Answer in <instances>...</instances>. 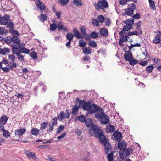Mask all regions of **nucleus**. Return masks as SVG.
Listing matches in <instances>:
<instances>
[{
    "label": "nucleus",
    "mask_w": 161,
    "mask_h": 161,
    "mask_svg": "<svg viewBox=\"0 0 161 161\" xmlns=\"http://www.w3.org/2000/svg\"><path fill=\"white\" fill-rule=\"evenodd\" d=\"M95 114V118L100 119L105 114H104V110L101 108H99L96 112Z\"/></svg>",
    "instance_id": "9"
},
{
    "label": "nucleus",
    "mask_w": 161,
    "mask_h": 161,
    "mask_svg": "<svg viewBox=\"0 0 161 161\" xmlns=\"http://www.w3.org/2000/svg\"><path fill=\"white\" fill-rule=\"evenodd\" d=\"M57 26L58 30H62L64 25H62L61 22H59Z\"/></svg>",
    "instance_id": "64"
},
{
    "label": "nucleus",
    "mask_w": 161,
    "mask_h": 161,
    "mask_svg": "<svg viewBox=\"0 0 161 161\" xmlns=\"http://www.w3.org/2000/svg\"><path fill=\"white\" fill-rule=\"evenodd\" d=\"M10 33L14 36H19V34L18 32L15 30L11 29L10 31Z\"/></svg>",
    "instance_id": "47"
},
{
    "label": "nucleus",
    "mask_w": 161,
    "mask_h": 161,
    "mask_svg": "<svg viewBox=\"0 0 161 161\" xmlns=\"http://www.w3.org/2000/svg\"><path fill=\"white\" fill-rule=\"evenodd\" d=\"M57 28V25L53 23L50 25V29L51 31H54Z\"/></svg>",
    "instance_id": "44"
},
{
    "label": "nucleus",
    "mask_w": 161,
    "mask_h": 161,
    "mask_svg": "<svg viewBox=\"0 0 161 161\" xmlns=\"http://www.w3.org/2000/svg\"><path fill=\"white\" fill-rule=\"evenodd\" d=\"M113 136L115 139L119 140L122 137V135L121 133L120 132L115 131L114 133Z\"/></svg>",
    "instance_id": "19"
},
{
    "label": "nucleus",
    "mask_w": 161,
    "mask_h": 161,
    "mask_svg": "<svg viewBox=\"0 0 161 161\" xmlns=\"http://www.w3.org/2000/svg\"><path fill=\"white\" fill-rule=\"evenodd\" d=\"M99 108L95 104H93L91 105L90 109L89 110V112L92 114L95 113L97 110Z\"/></svg>",
    "instance_id": "17"
},
{
    "label": "nucleus",
    "mask_w": 161,
    "mask_h": 161,
    "mask_svg": "<svg viewBox=\"0 0 161 161\" xmlns=\"http://www.w3.org/2000/svg\"><path fill=\"white\" fill-rule=\"evenodd\" d=\"M80 30L81 34L83 36H84L86 34V31L85 28L84 27H82L80 28Z\"/></svg>",
    "instance_id": "55"
},
{
    "label": "nucleus",
    "mask_w": 161,
    "mask_h": 161,
    "mask_svg": "<svg viewBox=\"0 0 161 161\" xmlns=\"http://www.w3.org/2000/svg\"><path fill=\"white\" fill-rule=\"evenodd\" d=\"M7 27H8L10 29H12L14 27V24L10 20V21H9L8 23L7 24Z\"/></svg>",
    "instance_id": "57"
},
{
    "label": "nucleus",
    "mask_w": 161,
    "mask_h": 161,
    "mask_svg": "<svg viewBox=\"0 0 161 161\" xmlns=\"http://www.w3.org/2000/svg\"><path fill=\"white\" fill-rule=\"evenodd\" d=\"M118 146L120 150L119 153L121 155V157L123 159L125 158L130 154L132 152L131 148H129L126 149V143L124 141L119 142L118 144Z\"/></svg>",
    "instance_id": "1"
},
{
    "label": "nucleus",
    "mask_w": 161,
    "mask_h": 161,
    "mask_svg": "<svg viewBox=\"0 0 161 161\" xmlns=\"http://www.w3.org/2000/svg\"><path fill=\"white\" fill-rule=\"evenodd\" d=\"M38 18L40 21L41 22H44L47 19V16L44 14H42L38 17Z\"/></svg>",
    "instance_id": "25"
},
{
    "label": "nucleus",
    "mask_w": 161,
    "mask_h": 161,
    "mask_svg": "<svg viewBox=\"0 0 161 161\" xmlns=\"http://www.w3.org/2000/svg\"><path fill=\"white\" fill-rule=\"evenodd\" d=\"M85 102L82 100H79L78 101V103H79V107L80 106H83V107L84 106V104L85 103Z\"/></svg>",
    "instance_id": "63"
},
{
    "label": "nucleus",
    "mask_w": 161,
    "mask_h": 161,
    "mask_svg": "<svg viewBox=\"0 0 161 161\" xmlns=\"http://www.w3.org/2000/svg\"><path fill=\"white\" fill-rule=\"evenodd\" d=\"M113 153H111L109 154L108 155V161H113L114 159V158L113 157Z\"/></svg>",
    "instance_id": "53"
},
{
    "label": "nucleus",
    "mask_w": 161,
    "mask_h": 161,
    "mask_svg": "<svg viewBox=\"0 0 161 161\" xmlns=\"http://www.w3.org/2000/svg\"><path fill=\"white\" fill-rule=\"evenodd\" d=\"M77 118L78 119L80 122H84L86 120V118L84 116H79L76 118V119Z\"/></svg>",
    "instance_id": "38"
},
{
    "label": "nucleus",
    "mask_w": 161,
    "mask_h": 161,
    "mask_svg": "<svg viewBox=\"0 0 161 161\" xmlns=\"http://www.w3.org/2000/svg\"><path fill=\"white\" fill-rule=\"evenodd\" d=\"M36 3L37 8L41 11V13H42V11L45 9V6L44 4L42 3L39 0H36Z\"/></svg>",
    "instance_id": "10"
},
{
    "label": "nucleus",
    "mask_w": 161,
    "mask_h": 161,
    "mask_svg": "<svg viewBox=\"0 0 161 161\" xmlns=\"http://www.w3.org/2000/svg\"><path fill=\"white\" fill-rule=\"evenodd\" d=\"M91 105V103L89 102H85L84 104L83 108L84 110H89Z\"/></svg>",
    "instance_id": "27"
},
{
    "label": "nucleus",
    "mask_w": 161,
    "mask_h": 161,
    "mask_svg": "<svg viewBox=\"0 0 161 161\" xmlns=\"http://www.w3.org/2000/svg\"><path fill=\"white\" fill-rule=\"evenodd\" d=\"M12 51L14 54H15L17 56V58L21 61H24V58L23 55L21 54V53L18 51L16 48H12Z\"/></svg>",
    "instance_id": "7"
},
{
    "label": "nucleus",
    "mask_w": 161,
    "mask_h": 161,
    "mask_svg": "<svg viewBox=\"0 0 161 161\" xmlns=\"http://www.w3.org/2000/svg\"><path fill=\"white\" fill-rule=\"evenodd\" d=\"M25 45L23 43L19 44L16 45H14L13 48H16L18 51L23 53L29 54L30 50L29 49L25 47Z\"/></svg>",
    "instance_id": "3"
},
{
    "label": "nucleus",
    "mask_w": 161,
    "mask_h": 161,
    "mask_svg": "<svg viewBox=\"0 0 161 161\" xmlns=\"http://www.w3.org/2000/svg\"><path fill=\"white\" fill-rule=\"evenodd\" d=\"M94 6L96 9H103L104 8H107L108 6V3L106 0H103L99 1L98 4H95Z\"/></svg>",
    "instance_id": "5"
},
{
    "label": "nucleus",
    "mask_w": 161,
    "mask_h": 161,
    "mask_svg": "<svg viewBox=\"0 0 161 161\" xmlns=\"http://www.w3.org/2000/svg\"><path fill=\"white\" fill-rule=\"evenodd\" d=\"M30 55L31 58L34 59H36L37 57L36 53L34 52H31Z\"/></svg>",
    "instance_id": "59"
},
{
    "label": "nucleus",
    "mask_w": 161,
    "mask_h": 161,
    "mask_svg": "<svg viewBox=\"0 0 161 161\" xmlns=\"http://www.w3.org/2000/svg\"><path fill=\"white\" fill-rule=\"evenodd\" d=\"M10 40L13 42L12 44H11V46L12 48H13L14 45H16V44H20V39L19 38H18L17 36H13L11 38H10Z\"/></svg>",
    "instance_id": "13"
},
{
    "label": "nucleus",
    "mask_w": 161,
    "mask_h": 161,
    "mask_svg": "<svg viewBox=\"0 0 161 161\" xmlns=\"http://www.w3.org/2000/svg\"><path fill=\"white\" fill-rule=\"evenodd\" d=\"M100 32L101 35L103 36H106L108 35V30L105 28H101L100 30Z\"/></svg>",
    "instance_id": "21"
},
{
    "label": "nucleus",
    "mask_w": 161,
    "mask_h": 161,
    "mask_svg": "<svg viewBox=\"0 0 161 161\" xmlns=\"http://www.w3.org/2000/svg\"><path fill=\"white\" fill-rule=\"evenodd\" d=\"M7 33V31L4 27H0V33L1 34H5Z\"/></svg>",
    "instance_id": "42"
},
{
    "label": "nucleus",
    "mask_w": 161,
    "mask_h": 161,
    "mask_svg": "<svg viewBox=\"0 0 161 161\" xmlns=\"http://www.w3.org/2000/svg\"><path fill=\"white\" fill-rule=\"evenodd\" d=\"M9 21H10V19L9 15H5L0 17V23L2 25H6Z\"/></svg>",
    "instance_id": "6"
},
{
    "label": "nucleus",
    "mask_w": 161,
    "mask_h": 161,
    "mask_svg": "<svg viewBox=\"0 0 161 161\" xmlns=\"http://www.w3.org/2000/svg\"><path fill=\"white\" fill-rule=\"evenodd\" d=\"M3 132V136L5 138H7L9 137L10 136L9 132L8 130H5Z\"/></svg>",
    "instance_id": "40"
},
{
    "label": "nucleus",
    "mask_w": 161,
    "mask_h": 161,
    "mask_svg": "<svg viewBox=\"0 0 161 161\" xmlns=\"http://www.w3.org/2000/svg\"><path fill=\"white\" fill-rule=\"evenodd\" d=\"M25 153L29 159L31 158L34 160L37 159L35 156V154L32 152L29 151H25Z\"/></svg>",
    "instance_id": "11"
},
{
    "label": "nucleus",
    "mask_w": 161,
    "mask_h": 161,
    "mask_svg": "<svg viewBox=\"0 0 161 161\" xmlns=\"http://www.w3.org/2000/svg\"><path fill=\"white\" fill-rule=\"evenodd\" d=\"M161 41V32L160 31L158 32V34L153 40L152 42L155 44H159Z\"/></svg>",
    "instance_id": "12"
},
{
    "label": "nucleus",
    "mask_w": 161,
    "mask_h": 161,
    "mask_svg": "<svg viewBox=\"0 0 161 161\" xmlns=\"http://www.w3.org/2000/svg\"><path fill=\"white\" fill-rule=\"evenodd\" d=\"M114 127L112 125H109L107 126L106 128V131L107 132H113L115 130Z\"/></svg>",
    "instance_id": "20"
},
{
    "label": "nucleus",
    "mask_w": 161,
    "mask_h": 161,
    "mask_svg": "<svg viewBox=\"0 0 161 161\" xmlns=\"http://www.w3.org/2000/svg\"><path fill=\"white\" fill-rule=\"evenodd\" d=\"M66 37L67 39L68 40H69L71 41V40H72L74 37V36L72 34L69 33L67 34Z\"/></svg>",
    "instance_id": "48"
},
{
    "label": "nucleus",
    "mask_w": 161,
    "mask_h": 161,
    "mask_svg": "<svg viewBox=\"0 0 161 161\" xmlns=\"http://www.w3.org/2000/svg\"><path fill=\"white\" fill-rule=\"evenodd\" d=\"M54 126L49 123L48 124V130L47 131L49 132H52Z\"/></svg>",
    "instance_id": "62"
},
{
    "label": "nucleus",
    "mask_w": 161,
    "mask_h": 161,
    "mask_svg": "<svg viewBox=\"0 0 161 161\" xmlns=\"http://www.w3.org/2000/svg\"><path fill=\"white\" fill-rule=\"evenodd\" d=\"M120 36V40L121 42H124L126 41L127 40L128 38H129V37L126 36L122 35Z\"/></svg>",
    "instance_id": "43"
},
{
    "label": "nucleus",
    "mask_w": 161,
    "mask_h": 161,
    "mask_svg": "<svg viewBox=\"0 0 161 161\" xmlns=\"http://www.w3.org/2000/svg\"><path fill=\"white\" fill-rule=\"evenodd\" d=\"M64 127L63 125H60L57 130V133H59L64 130Z\"/></svg>",
    "instance_id": "56"
},
{
    "label": "nucleus",
    "mask_w": 161,
    "mask_h": 161,
    "mask_svg": "<svg viewBox=\"0 0 161 161\" xmlns=\"http://www.w3.org/2000/svg\"><path fill=\"white\" fill-rule=\"evenodd\" d=\"M129 8H130L132 9H133V10H135L136 9V5L134 4L133 3H132L129 4Z\"/></svg>",
    "instance_id": "61"
},
{
    "label": "nucleus",
    "mask_w": 161,
    "mask_h": 161,
    "mask_svg": "<svg viewBox=\"0 0 161 161\" xmlns=\"http://www.w3.org/2000/svg\"><path fill=\"white\" fill-rule=\"evenodd\" d=\"M10 51V49L7 48H0V54L2 55H5L6 53H8Z\"/></svg>",
    "instance_id": "23"
},
{
    "label": "nucleus",
    "mask_w": 161,
    "mask_h": 161,
    "mask_svg": "<svg viewBox=\"0 0 161 161\" xmlns=\"http://www.w3.org/2000/svg\"><path fill=\"white\" fill-rule=\"evenodd\" d=\"M89 45L92 47H96L97 46V44L96 42L93 40H91L89 41L88 42Z\"/></svg>",
    "instance_id": "34"
},
{
    "label": "nucleus",
    "mask_w": 161,
    "mask_h": 161,
    "mask_svg": "<svg viewBox=\"0 0 161 161\" xmlns=\"http://www.w3.org/2000/svg\"><path fill=\"white\" fill-rule=\"evenodd\" d=\"M73 3L77 6H81L82 5V0H73Z\"/></svg>",
    "instance_id": "33"
},
{
    "label": "nucleus",
    "mask_w": 161,
    "mask_h": 161,
    "mask_svg": "<svg viewBox=\"0 0 161 161\" xmlns=\"http://www.w3.org/2000/svg\"><path fill=\"white\" fill-rule=\"evenodd\" d=\"M48 125L47 122H44L41 125V129H45Z\"/></svg>",
    "instance_id": "49"
},
{
    "label": "nucleus",
    "mask_w": 161,
    "mask_h": 161,
    "mask_svg": "<svg viewBox=\"0 0 161 161\" xmlns=\"http://www.w3.org/2000/svg\"><path fill=\"white\" fill-rule=\"evenodd\" d=\"M133 28V25H131L126 24V25L124 26L123 28V30H125V31H128L132 29Z\"/></svg>",
    "instance_id": "29"
},
{
    "label": "nucleus",
    "mask_w": 161,
    "mask_h": 161,
    "mask_svg": "<svg viewBox=\"0 0 161 161\" xmlns=\"http://www.w3.org/2000/svg\"><path fill=\"white\" fill-rule=\"evenodd\" d=\"M79 109V107L77 104H75L72 108V113L73 114L76 113Z\"/></svg>",
    "instance_id": "32"
},
{
    "label": "nucleus",
    "mask_w": 161,
    "mask_h": 161,
    "mask_svg": "<svg viewBox=\"0 0 161 161\" xmlns=\"http://www.w3.org/2000/svg\"><path fill=\"white\" fill-rule=\"evenodd\" d=\"M125 14L131 16L133 14L134 10L130 8H128L124 10Z\"/></svg>",
    "instance_id": "18"
},
{
    "label": "nucleus",
    "mask_w": 161,
    "mask_h": 161,
    "mask_svg": "<svg viewBox=\"0 0 161 161\" xmlns=\"http://www.w3.org/2000/svg\"><path fill=\"white\" fill-rule=\"evenodd\" d=\"M85 124L87 127H90L92 125V121L91 119H88L85 121Z\"/></svg>",
    "instance_id": "31"
},
{
    "label": "nucleus",
    "mask_w": 161,
    "mask_h": 161,
    "mask_svg": "<svg viewBox=\"0 0 161 161\" xmlns=\"http://www.w3.org/2000/svg\"><path fill=\"white\" fill-rule=\"evenodd\" d=\"M124 58L127 61H128L130 59H131L132 58V54L130 50L125 52Z\"/></svg>",
    "instance_id": "14"
},
{
    "label": "nucleus",
    "mask_w": 161,
    "mask_h": 161,
    "mask_svg": "<svg viewBox=\"0 0 161 161\" xmlns=\"http://www.w3.org/2000/svg\"><path fill=\"white\" fill-rule=\"evenodd\" d=\"M8 119V117L5 115L2 116L0 118V124L5 125Z\"/></svg>",
    "instance_id": "16"
},
{
    "label": "nucleus",
    "mask_w": 161,
    "mask_h": 161,
    "mask_svg": "<svg viewBox=\"0 0 161 161\" xmlns=\"http://www.w3.org/2000/svg\"><path fill=\"white\" fill-rule=\"evenodd\" d=\"M150 5V7L151 9L153 10H156V8L155 6L154 2L152 0H148Z\"/></svg>",
    "instance_id": "28"
},
{
    "label": "nucleus",
    "mask_w": 161,
    "mask_h": 161,
    "mask_svg": "<svg viewBox=\"0 0 161 161\" xmlns=\"http://www.w3.org/2000/svg\"><path fill=\"white\" fill-rule=\"evenodd\" d=\"M134 19L132 18H131L128 19L126 21V23L132 25L134 23Z\"/></svg>",
    "instance_id": "52"
},
{
    "label": "nucleus",
    "mask_w": 161,
    "mask_h": 161,
    "mask_svg": "<svg viewBox=\"0 0 161 161\" xmlns=\"http://www.w3.org/2000/svg\"><path fill=\"white\" fill-rule=\"evenodd\" d=\"M100 119L101 122L104 124H107L109 121L108 116L106 114H104Z\"/></svg>",
    "instance_id": "15"
},
{
    "label": "nucleus",
    "mask_w": 161,
    "mask_h": 161,
    "mask_svg": "<svg viewBox=\"0 0 161 161\" xmlns=\"http://www.w3.org/2000/svg\"><path fill=\"white\" fill-rule=\"evenodd\" d=\"M59 3L62 6L67 5L69 2V0H58Z\"/></svg>",
    "instance_id": "35"
},
{
    "label": "nucleus",
    "mask_w": 161,
    "mask_h": 161,
    "mask_svg": "<svg viewBox=\"0 0 161 161\" xmlns=\"http://www.w3.org/2000/svg\"><path fill=\"white\" fill-rule=\"evenodd\" d=\"M92 24L95 26H97L99 25L98 22L97 20L95 19H92Z\"/></svg>",
    "instance_id": "54"
},
{
    "label": "nucleus",
    "mask_w": 161,
    "mask_h": 161,
    "mask_svg": "<svg viewBox=\"0 0 161 161\" xmlns=\"http://www.w3.org/2000/svg\"><path fill=\"white\" fill-rule=\"evenodd\" d=\"M39 130L35 128H33L31 130V134L34 136H37L39 133Z\"/></svg>",
    "instance_id": "30"
},
{
    "label": "nucleus",
    "mask_w": 161,
    "mask_h": 161,
    "mask_svg": "<svg viewBox=\"0 0 161 161\" xmlns=\"http://www.w3.org/2000/svg\"><path fill=\"white\" fill-rule=\"evenodd\" d=\"M89 132L91 135L98 138L100 141L105 137L102 130L97 126L92 127L89 130Z\"/></svg>",
    "instance_id": "2"
},
{
    "label": "nucleus",
    "mask_w": 161,
    "mask_h": 161,
    "mask_svg": "<svg viewBox=\"0 0 161 161\" xmlns=\"http://www.w3.org/2000/svg\"><path fill=\"white\" fill-rule=\"evenodd\" d=\"M79 46L80 47H84L86 45V42L83 40H80L79 41Z\"/></svg>",
    "instance_id": "45"
},
{
    "label": "nucleus",
    "mask_w": 161,
    "mask_h": 161,
    "mask_svg": "<svg viewBox=\"0 0 161 161\" xmlns=\"http://www.w3.org/2000/svg\"><path fill=\"white\" fill-rule=\"evenodd\" d=\"M8 58L12 62H14L16 58L13 54L8 55Z\"/></svg>",
    "instance_id": "46"
},
{
    "label": "nucleus",
    "mask_w": 161,
    "mask_h": 161,
    "mask_svg": "<svg viewBox=\"0 0 161 161\" xmlns=\"http://www.w3.org/2000/svg\"><path fill=\"white\" fill-rule=\"evenodd\" d=\"M26 131V130L24 128H20L15 130V135L19 137H21Z\"/></svg>",
    "instance_id": "8"
},
{
    "label": "nucleus",
    "mask_w": 161,
    "mask_h": 161,
    "mask_svg": "<svg viewBox=\"0 0 161 161\" xmlns=\"http://www.w3.org/2000/svg\"><path fill=\"white\" fill-rule=\"evenodd\" d=\"M97 19L99 22L102 23L104 21V18L103 15H100L98 16Z\"/></svg>",
    "instance_id": "51"
},
{
    "label": "nucleus",
    "mask_w": 161,
    "mask_h": 161,
    "mask_svg": "<svg viewBox=\"0 0 161 161\" xmlns=\"http://www.w3.org/2000/svg\"><path fill=\"white\" fill-rule=\"evenodd\" d=\"M73 32L76 37L78 39H82L83 37L77 31L76 28H74L73 30Z\"/></svg>",
    "instance_id": "24"
},
{
    "label": "nucleus",
    "mask_w": 161,
    "mask_h": 161,
    "mask_svg": "<svg viewBox=\"0 0 161 161\" xmlns=\"http://www.w3.org/2000/svg\"><path fill=\"white\" fill-rule=\"evenodd\" d=\"M17 64L16 63H14V62H12V63H11L9 65V67L10 69H12L14 68H15L16 67Z\"/></svg>",
    "instance_id": "58"
},
{
    "label": "nucleus",
    "mask_w": 161,
    "mask_h": 161,
    "mask_svg": "<svg viewBox=\"0 0 161 161\" xmlns=\"http://www.w3.org/2000/svg\"><path fill=\"white\" fill-rule=\"evenodd\" d=\"M153 61L154 62V63L155 64H159L160 63V62L161 61L160 59L157 58H155L153 59Z\"/></svg>",
    "instance_id": "60"
},
{
    "label": "nucleus",
    "mask_w": 161,
    "mask_h": 161,
    "mask_svg": "<svg viewBox=\"0 0 161 161\" xmlns=\"http://www.w3.org/2000/svg\"><path fill=\"white\" fill-rule=\"evenodd\" d=\"M129 64L131 65H134L136 64L137 62L138 61L133 59L132 58L131 59H130L129 61Z\"/></svg>",
    "instance_id": "39"
},
{
    "label": "nucleus",
    "mask_w": 161,
    "mask_h": 161,
    "mask_svg": "<svg viewBox=\"0 0 161 161\" xmlns=\"http://www.w3.org/2000/svg\"><path fill=\"white\" fill-rule=\"evenodd\" d=\"M135 35L137 36L138 35V32L137 31H135L133 32H129L128 34V36H130Z\"/></svg>",
    "instance_id": "50"
},
{
    "label": "nucleus",
    "mask_w": 161,
    "mask_h": 161,
    "mask_svg": "<svg viewBox=\"0 0 161 161\" xmlns=\"http://www.w3.org/2000/svg\"><path fill=\"white\" fill-rule=\"evenodd\" d=\"M49 123L54 126H56L57 124V118L56 117L53 118Z\"/></svg>",
    "instance_id": "37"
},
{
    "label": "nucleus",
    "mask_w": 161,
    "mask_h": 161,
    "mask_svg": "<svg viewBox=\"0 0 161 161\" xmlns=\"http://www.w3.org/2000/svg\"><path fill=\"white\" fill-rule=\"evenodd\" d=\"M91 37L93 39H96L98 37V33L92 32L90 34Z\"/></svg>",
    "instance_id": "41"
},
{
    "label": "nucleus",
    "mask_w": 161,
    "mask_h": 161,
    "mask_svg": "<svg viewBox=\"0 0 161 161\" xmlns=\"http://www.w3.org/2000/svg\"><path fill=\"white\" fill-rule=\"evenodd\" d=\"M83 53L85 54L88 55L91 54V51L89 47H85L82 49Z\"/></svg>",
    "instance_id": "22"
},
{
    "label": "nucleus",
    "mask_w": 161,
    "mask_h": 161,
    "mask_svg": "<svg viewBox=\"0 0 161 161\" xmlns=\"http://www.w3.org/2000/svg\"><path fill=\"white\" fill-rule=\"evenodd\" d=\"M100 142L101 144H103L104 146L106 153H108L111 149V147L109 144V142L107 141L105 136L101 140Z\"/></svg>",
    "instance_id": "4"
},
{
    "label": "nucleus",
    "mask_w": 161,
    "mask_h": 161,
    "mask_svg": "<svg viewBox=\"0 0 161 161\" xmlns=\"http://www.w3.org/2000/svg\"><path fill=\"white\" fill-rule=\"evenodd\" d=\"M154 67L152 65L147 66L146 69L147 73H151L153 70Z\"/></svg>",
    "instance_id": "26"
},
{
    "label": "nucleus",
    "mask_w": 161,
    "mask_h": 161,
    "mask_svg": "<svg viewBox=\"0 0 161 161\" xmlns=\"http://www.w3.org/2000/svg\"><path fill=\"white\" fill-rule=\"evenodd\" d=\"M58 118L59 121H62L65 118L64 113L63 112H60Z\"/></svg>",
    "instance_id": "36"
}]
</instances>
